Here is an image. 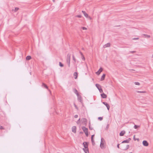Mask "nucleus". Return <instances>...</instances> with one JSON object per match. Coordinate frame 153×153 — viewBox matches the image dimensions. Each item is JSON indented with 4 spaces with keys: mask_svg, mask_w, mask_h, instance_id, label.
Listing matches in <instances>:
<instances>
[{
    "mask_svg": "<svg viewBox=\"0 0 153 153\" xmlns=\"http://www.w3.org/2000/svg\"><path fill=\"white\" fill-rule=\"evenodd\" d=\"M88 143L86 142H84L83 143V145L84 148H83L82 149L84 151L85 153H87V152H88L89 151L88 149Z\"/></svg>",
    "mask_w": 153,
    "mask_h": 153,
    "instance_id": "obj_1",
    "label": "nucleus"
},
{
    "mask_svg": "<svg viewBox=\"0 0 153 153\" xmlns=\"http://www.w3.org/2000/svg\"><path fill=\"white\" fill-rule=\"evenodd\" d=\"M71 56V55L70 54H68L67 57L66 61L68 64V65L69 67H70Z\"/></svg>",
    "mask_w": 153,
    "mask_h": 153,
    "instance_id": "obj_2",
    "label": "nucleus"
},
{
    "mask_svg": "<svg viewBox=\"0 0 153 153\" xmlns=\"http://www.w3.org/2000/svg\"><path fill=\"white\" fill-rule=\"evenodd\" d=\"M82 128L84 132L85 133L86 136L87 137H88V128H86L85 126H82Z\"/></svg>",
    "mask_w": 153,
    "mask_h": 153,
    "instance_id": "obj_3",
    "label": "nucleus"
},
{
    "mask_svg": "<svg viewBox=\"0 0 153 153\" xmlns=\"http://www.w3.org/2000/svg\"><path fill=\"white\" fill-rule=\"evenodd\" d=\"M104 140L102 138L101 139V141L100 144V147L101 149H104L105 147L104 145Z\"/></svg>",
    "mask_w": 153,
    "mask_h": 153,
    "instance_id": "obj_4",
    "label": "nucleus"
},
{
    "mask_svg": "<svg viewBox=\"0 0 153 153\" xmlns=\"http://www.w3.org/2000/svg\"><path fill=\"white\" fill-rule=\"evenodd\" d=\"M95 85L96 87L99 90L100 93H103V90L101 88V85L98 84H96Z\"/></svg>",
    "mask_w": 153,
    "mask_h": 153,
    "instance_id": "obj_5",
    "label": "nucleus"
},
{
    "mask_svg": "<svg viewBox=\"0 0 153 153\" xmlns=\"http://www.w3.org/2000/svg\"><path fill=\"white\" fill-rule=\"evenodd\" d=\"M77 96V99L78 101L80 102L81 103H82L83 102L82 100V98L81 96L79 95Z\"/></svg>",
    "mask_w": 153,
    "mask_h": 153,
    "instance_id": "obj_6",
    "label": "nucleus"
},
{
    "mask_svg": "<svg viewBox=\"0 0 153 153\" xmlns=\"http://www.w3.org/2000/svg\"><path fill=\"white\" fill-rule=\"evenodd\" d=\"M81 121H82V123H84L85 124H86L87 123V120L84 118H82L81 120Z\"/></svg>",
    "mask_w": 153,
    "mask_h": 153,
    "instance_id": "obj_7",
    "label": "nucleus"
},
{
    "mask_svg": "<svg viewBox=\"0 0 153 153\" xmlns=\"http://www.w3.org/2000/svg\"><path fill=\"white\" fill-rule=\"evenodd\" d=\"M143 145L145 146H147L149 145V143L146 140H143Z\"/></svg>",
    "mask_w": 153,
    "mask_h": 153,
    "instance_id": "obj_8",
    "label": "nucleus"
},
{
    "mask_svg": "<svg viewBox=\"0 0 153 153\" xmlns=\"http://www.w3.org/2000/svg\"><path fill=\"white\" fill-rule=\"evenodd\" d=\"M131 140V139L130 138H128V139L124 140L122 141L121 143H129V141Z\"/></svg>",
    "mask_w": 153,
    "mask_h": 153,
    "instance_id": "obj_9",
    "label": "nucleus"
},
{
    "mask_svg": "<svg viewBox=\"0 0 153 153\" xmlns=\"http://www.w3.org/2000/svg\"><path fill=\"white\" fill-rule=\"evenodd\" d=\"M103 71V69L101 67L99 70L96 73V74L97 75H99L100 74L101 72Z\"/></svg>",
    "mask_w": 153,
    "mask_h": 153,
    "instance_id": "obj_10",
    "label": "nucleus"
},
{
    "mask_svg": "<svg viewBox=\"0 0 153 153\" xmlns=\"http://www.w3.org/2000/svg\"><path fill=\"white\" fill-rule=\"evenodd\" d=\"M72 131L75 133L76 132V127L75 126H73L72 128Z\"/></svg>",
    "mask_w": 153,
    "mask_h": 153,
    "instance_id": "obj_11",
    "label": "nucleus"
},
{
    "mask_svg": "<svg viewBox=\"0 0 153 153\" xmlns=\"http://www.w3.org/2000/svg\"><path fill=\"white\" fill-rule=\"evenodd\" d=\"M101 96L102 98H106L107 97V95L104 93L101 94Z\"/></svg>",
    "mask_w": 153,
    "mask_h": 153,
    "instance_id": "obj_12",
    "label": "nucleus"
},
{
    "mask_svg": "<svg viewBox=\"0 0 153 153\" xmlns=\"http://www.w3.org/2000/svg\"><path fill=\"white\" fill-rule=\"evenodd\" d=\"M111 46V44L109 43H107V44L103 46V47L104 48H106L107 47H109Z\"/></svg>",
    "mask_w": 153,
    "mask_h": 153,
    "instance_id": "obj_13",
    "label": "nucleus"
},
{
    "mask_svg": "<svg viewBox=\"0 0 153 153\" xmlns=\"http://www.w3.org/2000/svg\"><path fill=\"white\" fill-rule=\"evenodd\" d=\"M82 12L83 13L84 16L87 18H88V15L86 12L84 11H82Z\"/></svg>",
    "mask_w": 153,
    "mask_h": 153,
    "instance_id": "obj_14",
    "label": "nucleus"
},
{
    "mask_svg": "<svg viewBox=\"0 0 153 153\" xmlns=\"http://www.w3.org/2000/svg\"><path fill=\"white\" fill-rule=\"evenodd\" d=\"M125 133L126 132L125 131H122L120 133V135L121 136H123L125 134Z\"/></svg>",
    "mask_w": 153,
    "mask_h": 153,
    "instance_id": "obj_15",
    "label": "nucleus"
},
{
    "mask_svg": "<svg viewBox=\"0 0 153 153\" xmlns=\"http://www.w3.org/2000/svg\"><path fill=\"white\" fill-rule=\"evenodd\" d=\"M73 91L74 92L76 95L77 96L79 95L78 91L76 88H74Z\"/></svg>",
    "mask_w": 153,
    "mask_h": 153,
    "instance_id": "obj_16",
    "label": "nucleus"
},
{
    "mask_svg": "<svg viewBox=\"0 0 153 153\" xmlns=\"http://www.w3.org/2000/svg\"><path fill=\"white\" fill-rule=\"evenodd\" d=\"M142 36H144L145 38H150V36L149 35L143 34L142 35Z\"/></svg>",
    "mask_w": 153,
    "mask_h": 153,
    "instance_id": "obj_17",
    "label": "nucleus"
},
{
    "mask_svg": "<svg viewBox=\"0 0 153 153\" xmlns=\"http://www.w3.org/2000/svg\"><path fill=\"white\" fill-rule=\"evenodd\" d=\"M42 86L44 87L45 88L48 89V86L44 83H42Z\"/></svg>",
    "mask_w": 153,
    "mask_h": 153,
    "instance_id": "obj_18",
    "label": "nucleus"
},
{
    "mask_svg": "<svg viewBox=\"0 0 153 153\" xmlns=\"http://www.w3.org/2000/svg\"><path fill=\"white\" fill-rule=\"evenodd\" d=\"M105 74H103L101 77L100 80L102 81V80H104L105 77Z\"/></svg>",
    "mask_w": 153,
    "mask_h": 153,
    "instance_id": "obj_19",
    "label": "nucleus"
},
{
    "mask_svg": "<svg viewBox=\"0 0 153 153\" xmlns=\"http://www.w3.org/2000/svg\"><path fill=\"white\" fill-rule=\"evenodd\" d=\"M31 58V56H27L26 58V59L27 60H29Z\"/></svg>",
    "mask_w": 153,
    "mask_h": 153,
    "instance_id": "obj_20",
    "label": "nucleus"
},
{
    "mask_svg": "<svg viewBox=\"0 0 153 153\" xmlns=\"http://www.w3.org/2000/svg\"><path fill=\"white\" fill-rule=\"evenodd\" d=\"M74 76H75V79H76L77 78V75H78V74H77V72H74Z\"/></svg>",
    "mask_w": 153,
    "mask_h": 153,
    "instance_id": "obj_21",
    "label": "nucleus"
},
{
    "mask_svg": "<svg viewBox=\"0 0 153 153\" xmlns=\"http://www.w3.org/2000/svg\"><path fill=\"white\" fill-rule=\"evenodd\" d=\"M102 103L105 105V106L107 107V106L108 105H109L106 102H102Z\"/></svg>",
    "mask_w": 153,
    "mask_h": 153,
    "instance_id": "obj_22",
    "label": "nucleus"
},
{
    "mask_svg": "<svg viewBox=\"0 0 153 153\" xmlns=\"http://www.w3.org/2000/svg\"><path fill=\"white\" fill-rule=\"evenodd\" d=\"M59 65L61 67H63L64 66V65L61 62H59Z\"/></svg>",
    "mask_w": 153,
    "mask_h": 153,
    "instance_id": "obj_23",
    "label": "nucleus"
},
{
    "mask_svg": "<svg viewBox=\"0 0 153 153\" xmlns=\"http://www.w3.org/2000/svg\"><path fill=\"white\" fill-rule=\"evenodd\" d=\"M136 91L137 93H146V91Z\"/></svg>",
    "mask_w": 153,
    "mask_h": 153,
    "instance_id": "obj_24",
    "label": "nucleus"
},
{
    "mask_svg": "<svg viewBox=\"0 0 153 153\" xmlns=\"http://www.w3.org/2000/svg\"><path fill=\"white\" fill-rule=\"evenodd\" d=\"M72 57H73V60H74V62H75L76 61V59L75 58L73 54L72 55Z\"/></svg>",
    "mask_w": 153,
    "mask_h": 153,
    "instance_id": "obj_25",
    "label": "nucleus"
},
{
    "mask_svg": "<svg viewBox=\"0 0 153 153\" xmlns=\"http://www.w3.org/2000/svg\"><path fill=\"white\" fill-rule=\"evenodd\" d=\"M134 83L135 85H140V83L138 82H134Z\"/></svg>",
    "mask_w": 153,
    "mask_h": 153,
    "instance_id": "obj_26",
    "label": "nucleus"
},
{
    "mask_svg": "<svg viewBox=\"0 0 153 153\" xmlns=\"http://www.w3.org/2000/svg\"><path fill=\"white\" fill-rule=\"evenodd\" d=\"M139 127V126H137L136 125H134V128L135 129H137Z\"/></svg>",
    "mask_w": 153,
    "mask_h": 153,
    "instance_id": "obj_27",
    "label": "nucleus"
},
{
    "mask_svg": "<svg viewBox=\"0 0 153 153\" xmlns=\"http://www.w3.org/2000/svg\"><path fill=\"white\" fill-rule=\"evenodd\" d=\"M19 8L18 7H16L15 8L14 11L16 12L19 10Z\"/></svg>",
    "mask_w": 153,
    "mask_h": 153,
    "instance_id": "obj_28",
    "label": "nucleus"
},
{
    "mask_svg": "<svg viewBox=\"0 0 153 153\" xmlns=\"http://www.w3.org/2000/svg\"><path fill=\"white\" fill-rule=\"evenodd\" d=\"M80 118H79V120L77 121L76 123L78 124H79L80 122Z\"/></svg>",
    "mask_w": 153,
    "mask_h": 153,
    "instance_id": "obj_29",
    "label": "nucleus"
},
{
    "mask_svg": "<svg viewBox=\"0 0 153 153\" xmlns=\"http://www.w3.org/2000/svg\"><path fill=\"white\" fill-rule=\"evenodd\" d=\"M98 119L99 120L101 121L103 119V117H99L98 118Z\"/></svg>",
    "mask_w": 153,
    "mask_h": 153,
    "instance_id": "obj_30",
    "label": "nucleus"
},
{
    "mask_svg": "<svg viewBox=\"0 0 153 153\" xmlns=\"http://www.w3.org/2000/svg\"><path fill=\"white\" fill-rule=\"evenodd\" d=\"M74 106L75 107V108L77 109V110H78V108L77 107V106L75 104V103H74Z\"/></svg>",
    "mask_w": 153,
    "mask_h": 153,
    "instance_id": "obj_31",
    "label": "nucleus"
},
{
    "mask_svg": "<svg viewBox=\"0 0 153 153\" xmlns=\"http://www.w3.org/2000/svg\"><path fill=\"white\" fill-rule=\"evenodd\" d=\"M129 148V145H127L126 148L125 149V150H127V149H128Z\"/></svg>",
    "mask_w": 153,
    "mask_h": 153,
    "instance_id": "obj_32",
    "label": "nucleus"
},
{
    "mask_svg": "<svg viewBox=\"0 0 153 153\" xmlns=\"http://www.w3.org/2000/svg\"><path fill=\"white\" fill-rule=\"evenodd\" d=\"M76 17L80 18L82 17V16L81 15H78L76 16Z\"/></svg>",
    "mask_w": 153,
    "mask_h": 153,
    "instance_id": "obj_33",
    "label": "nucleus"
},
{
    "mask_svg": "<svg viewBox=\"0 0 153 153\" xmlns=\"http://www.w3.org/2000/svg\"><path fill=\"white\" fill-rule=\"evenodd\" d=\"M136 51H129V53H133L135 52H136Z\"/></svg>",
    "mask_w": 153,
    "mask_h": 153,
    "instance_id": "obj_34",
    "label": "nucleus"
},
{
    "mask_svg": "<svg viewBox=\"0 0 153 153\" xmlns=\"http://www.w3.org/2000/svg\"><path fill=\"white\" fill-rule=\"evenodd\" d=\"M109 125L108 124L107 125L106 127V129H108V127H109Z\"/></svg>",
    "mask_w": 153,
    "mask_h": 153,
    "instance_id": "obj_35",
    "label": "nucleus"
},
{
    "mask_svg": "<svg viewBox=\"0 0 153 153\" xmlns=\"http://www.w3.org/2000/svg\"><path fill=\"white\" fill-rule=\"evenodd\" d=\"M0 129L2 130V129H4V127L2 126H0Z\"/></svg>",
    "mask_w": 153,
    "mask_h": 153,
    "instance_id": "obj_36",
    "label": "nucleus"
},
{
    "mask_svg": "<svg viewBox=\"0 0 153 153\" xmlns=\"http://www.w3.org/2000/svg\"><path fill=\"white\" fill-rule=\"evenodd\" d=\"M82 28L84 30H86L87 29L85 27H82Z\"/></svg>",
    "mask_w": 153,
    "mask_h": 153,
    "instance_id": "obj_37",
    "label": "nucleus"
},
{
    "mask_svg": "<svg viewBox=\"0 0 153 153\" xmlns=\"http://www.w3.org/2000/svg\"><path fill=\"white\" fill-rule=\"evenodd\" d=\"M89 129L91 130L93 129L92 127H91L90 125L89 126Z\"/></svg>",
    "mask_w": 153,
    "mask_h": 153,
    "instance_id": "obj_38",
    "label": "nucleus"
},
{
    "mask_svg": "<svg viewBox=\"0 0 153 153\" xmlns=\"http://www.w3.org/2000/svg\"><path fill=\"white\" fill-rule=\"evenodd\" d=\"M94 134H93L91 136V139H94Z\"/></svg>",
    "mask_w": 153,
    "mask_h": 153,
    "instance_id": "obj_39",
    "label": "nucleus"
},
{
    "mask_svg": "<svg viewBox=\"0 0 153 153\" xmlns=\"http://www.w3.org/2000/svg\"><path fill=\"white\" fill-rule=\"evenodd\" d=\"M107 109L108 110H109V108H110V106H109V105L107 106Z\"/></svg>",
    "mask_w": 153,
    "mask_h": 153,
    "instance_id": "obj_40",
    "label": "nucleus"
},
{
    "mask_svg": "<svg viewBox=\"0 0 153 153\" xmlns=\"http://www.w3.org/2000/svg\"><path fill=\"white\" fill-rule=\"evenodd\" d=\"M139 39L138 38H133V40H137V39Z\"/></svg>",
    "mask_w": 153,
    "mask_h": 153,
    "instance_id": "obj_41",
    "label": "nucleus"
},
{
    "mask_svg": "<svg viewBox=\"0 0 153 153\" xmlns=\"http://www.w3.org/2000/svg\"><path fill=\"white\" fill-rule=\"evenodd\" d=\"M119 145H120V144L118 143L117 144V147L118 148H119L120 147H119Z\"/></svg>",
    "mask_w": 153,
    "mask_h": 153,
    "instance_id": "obj_42",
    "label": "nucleus"
},
{
    "mask_svg": "<svg viewBox=\"0 0 153 153\" xmlns=\"http://www.w3.org/2000/svg\"><path fill=\"white\" fill-rule=\"evenodd\" d=\"M91 141L92 143H93L94 142V139H91Z\"/></svg>",
    "mask_w": 153,
    "mask_h": 153,
    "instance_id": "obj_43",
    "label": "nucleus"
},
{
    "mask_svg": "<svg viewBox=\"0 0 153 153\" xmlns=\"http://www.w3.org/2000/svg\"><path fill=\"white\" fill-rule=\"evenodd\" d=\"M78 117V116L77 115H75V116H74V117L75 118H77Z\"/></svg>",
    "mask_w": 153,
    "mask_h": 153,
    "instance_id": "obj_44",
    "label": "nucleus"
},
{
    "mask_svg": "<svg viewBox=\"0 0 153 153\" xmlns=\"http://www.w3.org/2000/svg\"><path fill=\"white\" fill-rule=\"evenodd\" d=\"M88 19H90V20H91V19H92L91 18V17L89 16H88Z\"/></svg>",
    "mask_w": 153,
    "mask_h": 153,
    "instance_id": "obj_45",
    "label": "nucleus"
},
{
    "mask_svg": "<svg viewBox=\"0 0 153 153\" xmlns=\"http://www.w3.org/2000/svg\"><path fill=\"white\" fill-rule=\"evenodd\" d=\"M82 59H83L84 60H85V57H84V56H82Z\"/></svg>",
    "mask_w": 153,
    "mask_h": 153,
    "instance_id": "obj_46",
    "label": "nucleus"
},
{
    "mask_svg": "<svg viewBox=\"0 0 153 153\" xmlns=\"http://www.w3.org/2000/svg\"><path fill=\"white\" fill-rule=\"evenodd\" d=\"M92 144L93 146H94L95 145V142H94L93 143H92Z\"/></svg>",
    "mask_w": 153,
    "mask_h": 153,
    "instance_id": "obj_47",
    "label": "nucleus"
},
{
    "mask_svg": "<svg viewBox=\"0 0 153 153\" xmlns=\"http://www.w3.org/2000/svg\"><path fill=\"white\" fill-rule=\"evenodd\" d=\"M80 53L82 56H83L82 53L81 52H80Z\"/></svg>",
    "mask_w": 153,
    "mask_h": 153,
    "instance_id": "obj_48",
    "label": "nucleus"
},
{
    "mask_svg": "<svg viewBox=\"0 0 153 153\" xmlns=\"http://www.w3.org/2000/svg\"><path fill=\"white\" fill-rule=\"evenodd\" d=\"M135 135H134V139L135 140H136V139H135Z\"/></svg>",
    "mask_w": 153,
    "mask_h": 153,
    "instance_id": "obj_49",
    "label": "nucleus"
},
{
    "mask_svg": "<svg viewBox=\"0 0 153 153\" xmlns=\"http://www.w3.org/2000/svg\"><path fill=\"white\" fill-rule=\"evenodd\" d=\"M80 133H82V132H80Z\"/></svg>",
    "mask_w": 153,
    "mask_h": 153,
    "instance_id": "obj_50",
    "label": "nucleus"
},
{
    "mask_svg": "<svg viewBox=\"0 0 153 153\" xmlns=\"http://www.w3.org/2000/svg\"><path fill=\"white\" fill-rule=\"evenodd\" d=\"M120 26V25H118V26H116L117 27H119V26Z\"/></svg>",
    "mask_w": 153,
    "mask_h": 153,
    "instance_id": "obj_51",
    "label": "nucleus"
},
{
    "mask_svg": "<svg viewBox=\"0 0 153 153\" xmlns=\"http://www.w3.org/2000/svg\"><path fill=\"white\" fill-rule=\"evenodd\" d=\"M49 90V91L50 92H51V91H50V90Z\"/></svg>",
    "mask_w": 153,
    "mask_h": 153,
    "instance_id": "obj_52",
    "label": "nucleus"
},
{
    "mask_svg": "<svg viewBox=\"0 0 153 153\" xmlns=\"http://www.w3.org/2000/svg\"><path fill=\"white\" fill-rule=\"evenodd\" d=\"M152 57L153 58V54L152 55Z\"/></svg>",
    "mask_w": 153,
    "mask_h": 153,
    "instance_id": "obj_53",
    "label": "nucleus"
},
{
    "mask_svg": "<svg viewBox=\"0 0 153 153\" xmlns=\"http://www.w3.org/2000/svg\"><path fill=\"white\" fill-rule=\"evenodd\" d=\"M137 140H139V139H137Z\"/></svg>",
    "mask_w": 153,
    "mask_h": 153,
    "instance_id": "obj_54",
    "label": "nucleus"
},
{
    "mask_svg": "<svg viewBox=\"0 0 153 153\" xmlns=\"http://www.w3.org/2000/svg\"><path fill=\"white\" fill-rule=\"evenodd\" d=\"M129 153H132V152H130Z\"/></svg>",
    "mask_w": 153,
    "mask_h": 153,
    "instance_id": "obj_55",
    "label": "nucleus"
}]
</instances>
